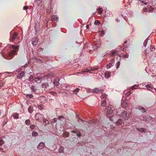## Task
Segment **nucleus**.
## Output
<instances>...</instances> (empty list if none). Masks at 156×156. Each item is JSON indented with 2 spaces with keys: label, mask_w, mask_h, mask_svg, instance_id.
<instances>
[{
  "label": "nucleus",
  "mask_w": 156,
  "mask_h": 156,
  "mask_svg": "<svg viewBox=\"0 0 156 156\" xmlns=\"http://www.w3.org/2000/svg\"><path fill=\"white\" fill-rule=\"evenodd\" d=\"M0 151H1L2 152H5V151L3 150V149L1 147H0Z\"/></svg>",
  "instance_id": "obj_57"
},
{
  "label": "nucleus",
  "mask_w": 156,
  "mask_h": 156,
  "mask_svg": "<svg viewBox=\"0 0 156 156\" xmlns=\"http://www.w3.org/2000/svg\"><path fill=\"white\" fill-rule=\"evenodd\" d=\"M114 58H112L111 62L108 64H107V69L110 68L114 65Z\"/></svg>",
  "instance_id": "obj_9"
},
{
  "label": "nucleus",
  "mask_w": 156,
  "mask_h": 156,
  "mask_svg": "<svg viewBox=\"0 0 156 156\" xmlns=\"http://www.w3.org/2000/svg\"><path fill=\"white\" fill-rule=\"evenodd\" d=\"M59 152L60 153H62L63 152L64 150V148L62 146H60L59 148L58 149Z\"/></svg>",
  "instance_id": "obj_21"
},
{
  "label": "nucleus",
  "mask_w": 156,
  "mask_h": 156,
  "mask_svg": "<svg viewBox=\"0 0 156 156\" xmlns=\"http://www.w3.org/2000/svg\"><path fill=\"white\" fill-rule=\"evenodd\" d=\"M43 48H40L38 49V51H39V52H42L43 50Z\"/></svg>",
  "instance_id": "obj_53"
},
{
  "label": "nucleus",
  "mask_w": 156,
  "mask_h": 156,
  "mask_svg": "<svg viewBox=\"0 0 156 156\" xmlns=\"http://www.w3.org/2000/svg\"><path fill=\"white\" fill-rule=\"evenodd\" d=\"M150 8L151 9V10H152V8L150 6L149 9V12H150L151 11V10H150Z\"/></svg>",
  "instance_id": "obj_59"
},
{
  "label": "nucleus",
  "mask_w": 156,
  "mask_h": 156,
  "mask_svg": "<svg viewBox=\"0 0 156 156\" xmlns=\"http://www.w3.org/2000/svg\"><path fill=\"white\" fill-rule=\"evenodd\" d=\"M38 42V39L37 38H34L32 40V42L33 45H36Z\"/></svg>",
  "instance_id": "obj_12"
},
{
  "label": "nucleus",
  "mask_w": 156,
  "mask_h": 156,
  "mask_svg": "<svg viewBox=\"0 0 156 156\" xmlns=\"http://www.w3.org/2000/svg\"><path fill=\"white\" fill-rule=\"evenodd\" d=\"M32 135L34 136H37L38 135V133L35 131H33L32 133Z\"/></svg>",
  "instance_id": "obj_31"
},
{
  "label": "nucleus",
  "mask_w": 156,
  "mask_h": 156,
  "mask_svg": "<svg viewBox=\"0 0 156 156\" xmlns=\"http://www.w3.org/2000/svg\"><path fill=\"white\" fill-rule=\"evenodd\" d=\"M105 15L106 16H110V14H109V15H108L106 14V12Z\"/></svg>",
  "instance_id": "obj_61"
},
{
  "label": "nucleus",
  "mask_w": 156,
  "mask_h": 156,
  "mask_svg": "<svg viewBox=\"0 0 156 156\" xmlns=\"http://www.w3.org/2000/svg\"><path fill=\"white\" fill-rule=\"evenodd\" d=\"M26 97L29 99H31L33 98V95L32 94H27L26 95Z\"/></svg>",
  "instance_id": "obj_28"
},
{
  "label": "nucleus",
  "mask_w": 156,
  "mask_h": 156,
  "mask_svg": "<svg viewBox=\"0 0 156 156\" xmlns=\"http://www.w3.org/2000/svg\"><path fill=\"white\" fill-rule=\"evenodd\" d=\"M8 121V120L7 119H5L4 120L3 122V125L4 126L7 123Z\"/></svg>",
  "instance_id": "obj_42"
},
{
  "label": "nucleus",
  "mask_w": 156,
  "mask_h": 156,
  "mask_svg": "<svg viewBox=\"0 0 156 156\" xmlns=\"http://www.w3.org/2000/svg\"><path fill=\"white\" fill-rule=\"evenodd\" d=\"M4 144V141L2 139H0V146H1Z\"/></svg>",
  "instance_id": "obj_47"
},
{
  "label": "nucleus",
  "mask_w": 156,
  "mask_h": 156,
  "mask_svg": "<svg viewBox=\"0 0 156 156\" xmlns=\"http://www.w3.org/2000/svg\"><path fill=\"white\" fill-rule=\"evenodd\" d=\"M12 48L13 49L11 52L8 53L7 55L6 58L7 59H12L14 56V55H16L18 51L19 47L17 45H12Z\"/></svg>",
  "instance_id": "obj_2"
},
{
  "label": "nucleus",
  "mask_w": 156,
  "mask_h": 156,
  "mask_svg": "<svg viewBox=\"0 0 156 156\" xmlns=\"http://www.w3.org/2000/svg\"><path fill=\"white\" fill-rule=\"evenodd\" d=\"M128 105V101L127 100H124L121 102V105L124 108L127 107Z\"/></svg>",
  "instance_id": "obj_8"
},
{
  "label": "nucleus",
  "mask_w": 156,
  "mask_h": 156,
  "mask_svg": "<svg viewBox=\"0 0 156 156\" xmlns=\"http://www.w3.org/2000/svg\"><path fill=\"white\" fill-rule=\"evenodd\" d=\"M100 21L98 20H96L94 22V24L95 25H98L100 24Z\"/></svg>",
  "instance_id": "obj_38"
},
{
  "label": "nucleus",
  "mask_w": 156,
  "mask_h": 156,
  "mask_svg": "<svg viewBox=\"0 0 156 156\" xmlns=\"http://www.w3.org/2000/svg\"><path fill=\"white\" fill-rule=\"evenodd\" d=\"M33 108L32 106H30L29 107L28 110L30 113H31L33 111Z\"/></svg>",
  "instance_id": "obj_24"
},
{
  "label": "nucleus",
  "mask_w": 156,
  "mask_h": 156,
  "mask_svg": "<svg viewBox=\"0 0 156 156\" xmlns=\"http://www.w3.org/2000/svg\"><path fill=\"white\" fill-rule=\"evenodd\" d=\"M119 115L124 120H127L128 118V117L129 116V115L127 114L126 112L125 111L122 112L121 114Z\"/></svg>",
  "instance_id": "obj_5"
},
{
  "label": "nucleus",
  "mask_w": 156,
  "mask_h": 156,
  "mask_svg": "<svg viewBox=\"0 0 156 156\" xmlns=\"http://www.w3.org/2000/svg\"><path fill=\"white\" fill-rule=\"evenodd\" d=\"M44 146V144L42 142H41L39 143L37 147V148L39 150L43 149Z\"/></svg>",
  "instance_id": "obj_11"
},
{
  "label": "nucleus",
  "mask_w": 156,
  "mask_h": 156,
  "mask_svg": "<svg viewBox=\"0 0 156 156\" xmlns=\"http://www.w3.org/2000/svg\"><path fill=\"white\" fill-rule=\"evenodd\" d=\"M72 132L73 133H76L78 136L80 137L81 136V134L80 133H76L75 130H73Z\"/></svg>",
  "instance_id": "obj_33"
},
{
  "label": "nucleus",
  "mask_w": 156,
  "mask_h": 156,
  "mask_svg": "<svg viewBox=\"0 0 156 156\" xmlns=\"http://www.w3.org/2000/svg\"><path fill=\"white\" fill-rule=\"evenodd\" d=\"M148 11V9L147 8L144 9L142 10V12L144 13L145 12H147Z\"/></svg>",
  "instance_id": "obj_46"
},
{
  "label": "nucleus",
  "mask_w": 156,
  "mask_h": 156,
  "mask_svg": "<svg viewBox=\"0 0 156 156\" xmlns=\"http://www.w3.org/2000/svg\"><path fill=\"white\" fill-rule=\"evenodd\" d=\"M138 86L137 85L135 84L133 86H132L131 87V89L132 90H133L134 89H136L138 87Z\"/></svg>",
  "instance_id": "obj_37"
},
{
  "label": "nucleus",
  "mask_w": 156,
  "mask_h": 156,
  "mask_svg": "<svg viewBox=\"0 0 156 156\" xmlns=\"http://www.w3.org/2000/svg\"><path fill=\"white\" fill-rule=\"evenodd\" d=\"M80 121L81 122H83V120H82L81 119L79 118V120L78 121V122H80Z\"/></svg>",
  "instance_id": "obj_62"
},
{
  "label": "nucleus",
  "mask_w": 156,
  "mask_h": 156,
  "mask_svg": "<svg viewBox=\"0 0 156 156\" xmlns=\"http://www.w3.org/2000/svg\"><path fill=\"white\" fill-rule=\"evenodd\" d=\"M28 65V64L27 63H26L24 66L25 67H26Z\"/></svg>",
  "instance_id": "obj_63"
},
{
  "label": "nucleus",
  "mask_w": 156,
  "mask_h": 156,
  "mask_svg": "<svg viewBox=\"0 0 156 156\" xmlns=\"http://www.w3.org/2000/svg\"><path fill=\"white\" fill-rule=\"evenodd\" d=\"M104 91V90L102 89H99V92H102Z\"/></svg>",
  "instance_id": "obj_58"
},
{
  "label": "nucleus",
  "mask_w": 156,
  "mask_h": 156,
  "mask_svg": "<svg viewBox=\"0 0 156 156\" xmlns=\"http://www.w3.org/2000/svg\"><path fill=\"white\" fill-rule=\"evenodd\" d=\"M148 40L146 39L144 41V45L145 47H146L147 44V42Z\"/></svg>",
  "instance_id": "obj_49"
},
{
  "label": "nucleus",
  "mask_w": 156,
  "mask_h": 156,
  "mask_svg": "<svg viewBox=\"0 0 156 156\" xmlns=\"http://www.w3.org/2000/svg\"><path fill=\"white\" fill-rule=\"evenodd\" d=\"M131 93V92L130 91H129L127 92L125 94V95L126 97H128L129 96Z\"/></svg>",
  "instance_id": "obj_36"
},
{
  "label": "nucleus",
  "mask_w": 156,
  "mask_h": 156,
  "mask_svg": "<svg viewBox=\"0 0 156 156\" xmlns=\"http://www.w3.org/2000/svg\"><path fill=\"white\" fill-rule=\"evenodd\" d=\"M42 121H43V122L44 123H45L46 126L49 124V121L46 119H45L44 118V120H43Z\"/></svg>",
  "instance_id": "obj_32"
},
{
  "label": "nucleus",
  "mask_w": 156,
  "mask_h": 156,
  "mask_svg": "<svg viewBox=\"0 0 156 156\" xmlns=\"http://www.w3.org/2000/svg\"><path fill=\"white\" fill-rule=\"evenodd\" d=\"M122 122V120L121 119H119L115 123L116 125L117 126L121 125Z\"/></svg>",
  "instance_id": "obj_20"
},
{
  "label": "nucleus",
  "mask_w": 156,
  "mask_h": 156,
  "mask_svg": "<svg viewBox=\"0 0 156 156\" xmlns=\"http://www.w3.org/2000/svg\"><path fill=\"white\" fill-rule=\"evenodd\" d=\"M136 129L141 133H146V129L145 128H137Z\"/></svg>",
  "instance_id": "obj_14"
},
{
  "label": "nucleus",
  "mask_w": 156,
  "mask_h": 156,
  "mask_svg": "<svg viewBox=\"0 0 156 156\" xmlns=\"http://www.w3.org/2000/svg\"><path fill=\"white\" fill-rule=\"evenodd\" d=\"M64 117L63 116H59L58 117V119L59 120H62V119H63Z\"/></svg>",
  "instance_id": "obj_48"
},
{
  "label": "nucleus",
  "mask_w": 156,
  "mask_h": 156,
  "mask_svg": "<svg viewBox=\"0 0 156 156\" xmlns=\"http://www.w3.org/2000/svg\"><path fill=\"white\" fill-rule=\"evenodd\" d=\"M25 72L23 71L21 72L17 76V79H21L25 75Z\"/></svg>",
  "instance_id": "obj_10"
},
{
  "label": "nucleus",
  "mask_w": 156,
  "mask_h": 156,
  "mask_svg": "<svg viewBox=\"0 0 156 156\" xmlns=\"http://www.w3.org/2000/svg\"><path fill=\"white\" fill-rule=\"evenodd\" d=\"M58 18V17L56 15H54L51 16V20L52 21L54 22L57 20Z\"/></svg>",
  "instance_id": "obj_18"
},
{
  "label": "nucleus",
  "mask_w": 156,
  "mask_h": 156,
  "mask_svg": "<svg viewBox=\"0 0 156 156\" xmlns=\"http://www.w3.org/2000/svg\"><path fill=\"white\" fill-rule=\"evenodd\" d=\"M4 83L2 81H0V87L1 88V87H3V85H4Z\"/></svg>",
  "instance_id": "obj_51"
},
{
  "label": "nucleus",
  "mask_w": 156,
  "mask_h": 156,
  "mask_svg": "<svg viewBox=\"0 0 156 156\" xmlns=\"http://www.w3.org/2000/svg\"><path fill=\"white\" fill-rule=\"evenodd\" d=\"M155 49L154 46H151L150 48V50L152 51H154Z\"/></svg>",
  "instance_id": "obj_41"
},
{
  "label": "nucleus",
  "mask_w": 156,
  "mask_h": 156,
  "mask_svg": "<svg viewBox=\"0 0 156 156\" xmlns=\"http://www.w3.org/2000/svg\"><path fill=\"white\" fill-rule=\"evenodd\" d=\"M28 9V6H24L23 8V9L25 10H26Z\"/></svg>",
  "instance_id": "obj_55"
},
{
  "label": "nucleus",
  "mask_w": 156,
  "mask_h": 156,
  "mask_svg": "<svg viewBox=\"0 0 156 156\" xmlns=\"http://www.w3.org/2000/svg\"><path fill=\"white\" fill-rule=\"evenodd\" d=\"M57 119L55 118H54V119H53L52 120L51 122L53 123H55V122H57Z\"/></svg>",
  "instance_id": "obj_44"
},
{
  "label": "nucleus",
  "mask_w": 156,
  "mask_h": 156,
  "mask_svg": "<svg viewBox=\"0 0 156 156\" xmlns=\"http://www.w3.org/2000/svg\"><path fill=\"white\" fill-rule=\"evenodd\" d=\"M101 45V43L100 41H98L96 42H94L93 45H91L89 43H87L84 46L83 49H85L86 48H87V50H89V52L90 53V51H91V50L88 49V48H90V47H92L94 50H96Z\"/></svg>",
  "instance_id": "obj_1"
},
{
  "label": "nucleus",
  "mask_w": 156,
  "mask_h": 156,
  "mask_svg": "<svg viewBox=\"0 0 156 156\" xmlns=\"http://www.w3.org/2000/svg\"><path fill=\"white\" fill-rule=\"evenodd\" d=\"M59 80V79H56L54 80L53 83L55 86H57L58 85Z\"/></svg>",
  "instance_id": "obj_16"
},
{
  "label": "nucleus",
  "mask_w": 156,
  "mask_h": 156,
  "mask_svg": "<svg viewBox=\"0 0 156 156\" xmlns=\"http://www.w3.org/2000/svg\"><path fill=\"white\" fill-rule=\"evenodd\" d=\"M145 87L147 88V90L151 91L153 89H154V88L153 87V86H151V84H148L146 85Z\"/></svg>",
  "instance_id": "obj_13"
},
{
  "label": "nucleus",
  "mask_w": 156,
  "mask_h": 156,
  "mask_svg": "<svg viewBox=\"0 0 156 156\" xmlns=\"http://www.w3.org/2000/svg\"><path fill=\"white\" fill-rule=\"evenodd\" d=\"M35 118L36 120L40 122L42 121L44 119L43 114L39 113H37L36 114Z\"/></svg>",
  "instance_id": "obj_3"
},
{
  "label": "nucleus",
  "mask_w": 156,
  "mask_h": 156,
  "mask_svg": "<svg viewBox=\"0 0 156 156\" xmlns=\"http://www.w3.org/2000/svg\"><path fill=\"white\" fill-rule=\"evenodd\" d=\"M103 11V9L101 8H99L97 9L98 12L99 14H101L102 13Z\"/></svg>",
  "instance_id": "obj_26"
},
{
  "label": "nucleus",
  "mask_w": 156,
  "mask_h": 156,
  "mask_svg": "<svg viewBox=\"0 0 156 156\" xmlns=\"http://www.w3.org/2000/svg\"><path fill=\"white\" fill-rule=\"evenodd\" d=\"M35 127V126L34 125H31L30 126V128L31 129H34Z\"/></svg>",
  "instance_id": "obj_50"
},
{
  "label": "nucleus",
  "mask_w": 156,
  "mask_h": 156,
  "mask_svg": "<svg viewBox=\"0 0 156 156\" xmlns=\"http://www.w3.org/2000/svg\"><path fill=\"white\" fill-rule=\"evenodd\" d=\"M120 65V61L118 62L116 64L117 69H118Z\"/></svg>",
  "instance_id": "obj_45"
},
{
  "label": "nucleus",
  "mask_w": 156,
  "mask_h": 156,
  "mask_svg": "<svg viewBox=\"0 0 156 156\" xmlns=\"http://www.w3.org/2000/svg\"><path fill=\"white\" fill-rule=\"evenodd\" d=\"M69 133L68 132H66L64 133V136L65 137H68L69 136Z\"/></svg>",
  "instance_id": "obj_43"
},
{
  "label": "nucleus",
  "mask_w": 156,
  "mask_h": 156,
  "mask_svg": "<svg viewBox=\"0 0 156 156\" xmlns=\"http://www.w3.org/2000/svg\"><path fill=\"white\" fill-rule=\"evenodd\" d=\"M111 76L110 73L108 71H106L105 73V77L106 78H108Z\"/></svg>",
  "instance_id": "obj_19"
},
{
  "label": "nucleus",
  "mask_w": 156,
  "mask_h": 156,
  "mask_svg": "<svg viewBox=\"0 0 156 156\" xmlns=\"http://www.w3.org/2000/svg\"><path fill=\"white\" fill-rule=\"evenodd\" d=\"M123 56L125 58H128L129 55L128 54H126V55H124Z\"/></svg>",
  "instance_id": "obj_52"
},
{
  "label": "nucleus",
  "mask_w": 156,
  "mask_h": 156,
  "mask_svg": "<svg viewBox=\"0 0 156 156\" xmlns=\"http://www.w3.org/2000/svg\"><path fill=\"white\" fill-rule=\"evenodd\" d=\"M42 87L44 89L47 88L48 87V84L47 83H45L42 85Z\"/></svg>",
  "instance_id": "obj_23"
},
{
  "label": "nucleus",
  "mask_w": 156,
  "mask_h": 156,
  "mask_svg": "<svg viewBox=\"0 0 156 156\" xmlns=\"http://www.w3.org/2000/svg\"><path fill=\"white\" fill-rule=\"evenodd\" d=\"M116 22H118L119 21V20L118 18H117L116 19Z\"/></svg>",
  "instance_id": "obj_64"
},
{
  "label": "nucleus",
  "mask_w": 156,
  "mask_h": 156,
  "mask_svg": "<svg viewBox=\"0 0 156 156\" xmlns=\"http://www.w3.org/2000/svg\"><path fill=\"white\" fill-rule=\"evenodd\" d=\"M107 95L105 93H102L101 96V99L106 100L107 98Z\"/></svg>",
  "instance_id": "obj_17"
},
{
  "label": "nucleus",
  "mask_w": 156,
  "mask_h": 156,
  "mask_svg": "<svg viewBox=\"0 0 156 156\" xmlns=\"http://www.w3.org/2000/svg\"><path fill=\"white\" fill-rule=\"evenodd\" d=\"M98 68L96 66L91 67L87 68L84 71V72H89L90 73H91L90 71H95L98 70Z\"/></svg>",
  "instance_id": "obj_6"
},
{
  "label": "nucleus",
  "mask_w": 156,
  "mask_h": 156,
  "mask_svg": "<svg viewBox=\"0 0 156 156\" xmlns=\"http://www.w3.org/2000/svg\"><path fill=\"white\" fill-rule=\"evenodd\" d=\"M80 90V89L78 88H77L76 89L72 91L75 94H76Z\"/></svg>",
  "instance_id": "obj_34"
},
{
  "label": "nucleus",
  "mask_w": 156,
  "mask_h": 156,
  "mask_svg": "<svg viewBox=\"0 0 156 156\" xmlns=\"http://www.w3.org/2000/svg\"><path fill=\"white\" fill-rule=\"evenodd\" d=\"M139 3L142 5L144 4L146 5V4L143 1H142L141 0H139Z\"/></svg>",
  "instance_id": "obj_40"
},
{
  "label": "nucleus",
  "mask_w": 156,
  "mask_h": 156,
  "mask_svg": "<svg viewBox=\"0 0 156 156\" xmlns=\"http://www.w3.org/2000/svg\"><path fill=\"white\" fill-rule=\"evenodd\" d=\"M18 116L19 115L18 114H15L13 115V118L15 119H17L18 118Z\"/></svg>",
  "instance_id": "obj_39"
},
{
  "label": "nucleus",
  "mask_w": 156,
  "mask_h": 156,
  "mask_svg": "<svg viewBox=\"0 0 156 156\" xmlns=\"http://www.w3.org/2000/svg\"><path fill=\"white\" fill-rule=\"evenodd\" d=\"M11 40L12 41H16L19 42V37L18 36V34L16 33H14L13 34L12 36L11 37Z\"/></svg>",
  "instance_id": "obj_4"
},
{
  "label": "nucleus",
  "mask_w": 156,
  "mask_h": 156,
  "mask_svg": "<svg viewBox=\"0 0 156 156\" xmlns=\"http://www.w3.org/2000/svg\"><path fill=\"white\" fill-rule=\"evenodd\" d=\"M112 112V108L109 107H108L105 108V113L107 115H110Z\"/></svg>",
  "instance_id": "obj_7"
},
{
  "label": "nucleus",
  "mask_w": 156,
  "mask_h": 156,
  "mask_svg": "<svg viewBox=\"0 0 156 156\" xmlns=\"http://www.w3.org/2000/svg\"><path fill=\"white\" fill-rule=\"evenodd\" d=\"M34 80V76L33 75H30L29 78V80L32 81Z\"/></svg>",
  "instance_id": "obj_35"
},
{
  "label": "nucleus",
  "mask_w": 156,
  "mask_h": 156,
  "mask_svg": "<svg viewBox=\"0 0 156 156\" xmlns=\"http://www.w3.org/2000/svg\"><path fill=\"white\" fill-rule=\"evenodd\" d=\"M25 123L26 125H29L30 124V121L29 119H27L25 121Z\"/></svg>",
  "instance_id": "obj_29"
},
{
  "label": "nucleus",
  "mask_w": 156,
  "mask_h": 156,
  "mask_svg": "<svg viewBox=\"0 0 156 156\" xmlns=\"http://www.w3.org/2000/svg\"><path fill=\"white\" fill-rule=\"evenodd\" d=\"M137 108L140 110L142 112H146V110L143 107L141 106H139L137 107Z\"/></svg>",
  "instance_id": "obj_15"
},
{
  "label": "nucleus",
  "mask_w": 156,
  "mask_h": 156,
  "mask_svg": "<svg viewBox=\"0 0 156 156\" xmlns=\"http://www.w3.org/2000/svg\"><path fill=\"white\" fill-rule=\"evenodd\" d=\"M101 106L103 107H105L107 105L106 100H103L101 102Z\"/></svg>",
  "instance_id": "obj_22"
},
{
  "label": "nucleus",
  "mask_w": 156,
  "mask_h": 156,
  "mask_svg": "<svg viewBox=\"0 0 156 156\" xmlns=\"http://www.w3.org/2000/svg\"><path fill=\"white\" fill-rule=\"evenodd\" d=\"M42 80V78L40 77H37L35 78V81L37 82L38 81H41Z\"/></svg>",
  "instance_id": "obj_25"
},
{
  "label": "nucleus",
  "mask_w": 156,
  "mask_h": 156,
  "mask_svg": "<svg viewBox=\"0 0 156 156\" xmlns=\"http://www.w3.org/2000/svg\"><path fill=\"white\" fill-rule=\"evenodd\" d=\"M151 117L150 116H147V118L146 119V120H151Z\"/></svg>",
  "instance_id": "obj_54"
},
{
  "label": "nucleus",
  "mask_w": 156,
  "mask_h": 156,
  "mask_svg": "<svg viewBox=\"0 0 156 156\" xmlns=\"http://www.w3.org/2000/svg\"><path fill=\"white\" fill-rule=\"evenodd\" d=\"M115 54V53L114 51L112 52L111 53V54L112 56H114Z\"/></svg>",
  "instance_id": "obj_56"
},
{
  "label": "nucleus",
  "mask_w": 156,
  "mask_h": 156,
  "mask_svg": "<svg viewBox=\"0 0 156 156\" xmlns=\"http://www.w3.org/2000/svg\"><path fill=\"white\" fill-rule=\"evenodd\" d=\"M50 13V11H48L47 12V14L48 15Z\"/></svg>",
  "instance_id": "obj_60"
},
{
  "label": "nucleus",
  "mask_w": 156,
  "mask_h": 156,
  "mask_svg": "<svg viewBox=\"0 0 156 156\" xmlns=\"http://www.w3.org/2000/svg\"><path fill=\"white\" fill-rule=\"evenodd\" d=\"M30 89L32 92H35L36 91V89L35 87L34 86H32L30 88Z\"/></svg>",
  "instance_id": "obj_27"
},
{
  "label": "nucleus",
  "mask_w": 156,
  "mask_h": 156,
  "mask_svg": "<svg viewBox=\"0 0 156 156\" xmlns=\"http://www.w3.org/2000/svg\"><path fill=\"white\" fill-rule=\"evenodd\" d=\"M93 92L96 93H98L99 92V89L97 88H95L93 90Z\"/></svg>",
  "instance_id": "obj_30"
}]
</instances>
